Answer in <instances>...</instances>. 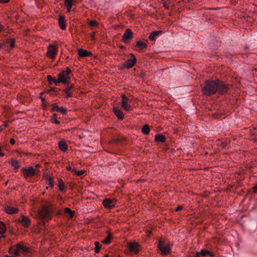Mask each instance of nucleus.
<instances>
[{"instance_id": "1", "label": "nucleus", "mask_w": 257, "mask_h": 257, "mask_svg": "<svg viewBox=\"0 0 257 257\" xmlns=\"http://www.w3.org/2000/svg\"><path fill=\"white\" fill-rule=\"evenodd\" d=\"M219 84L217 83V80L216 81L206 80L205 85L202 87L203 93L206 95H211L215 93L217 91Z\"/></svg>"}, {"instance_id": "2", "label": "nucleus", "mask_w": 257, "mask_h": 257, "mask_svg": "<svg viewBox=\"0 0 257 257\" xmlns=\"http://www.w3.org/2000/svg\"><path fill=\"white\" fill-rule=\"evenodd\" d=\"M52 211L53 205L49 203H47L39 211V216L41 219L48 220Z\"/></svg>"}, {"instance_id": "3", "label": "nucleus", "mask_w": 257, "mask_h": 257, "mask_svg": "<svg viewBox=\"0 0 257 257\" xmlns=\"http://www.w3.org/2000/svg\"><path fill=\"white\" fill-rule=\"evenodd\" d=\"M158 247L163 254H168L170 253V246L165 241L159 240Z\"/></svg>"}, {"instance_id": "4", "label": "nucleus", "mask_w": 257, "mask_h": 257, "mask_svg": "<svg viewBox=\"0 0 257 257\" xmlns=\"http://www.w3.org/2000/svg\"><path fill=\"white\" fill-rule=\"evenodd\" d=\"M122 98L121 101V107L126 111H129L131 109V106L128 102L131 101L124 94L121 95Z\"/></svg>"}, {"instance_id": "5", "label": "nucleus", "mask_w": 257, "mask_h": 257, "mask_svg": "<svg viewBox=\"0 0 257 257\" xmlns=\"http://www.w3.org/2000/svg\"><path fill=\"white\" fill-rule=\"evenodd\" d=\"M57 52V48L53 45H50L48 47V51L46 53V55L50 58L53 59L55 57Z\"/></svg>"}, {"instance_id": "6", "label": "nucleus", "mask_w": 257, "mask_h": 257, "mask_svg": "<svg viewBox=\"0 0 257 257\" xmlns=\"http://www.w3.org/2000/svg\"><path fill=\"white\" fill-rule=\"evenodd\" d=\"M130 55L131 56L132 58L130 59H128L122 65L123 68H131L136 63L137 59L135 55H133L132 53H131Z\"/></svg>"}, {"instance_id": "7", "label": "nucleus", "mask_w": 257, "mask_h": 257, "mask_svg": "<svg viewBox=\"0 0 257 257\" xmlns=\"http://www.w3.org/2000/svg\"><path fill=\"white\" fill-rule=\"evenodd\" d=\"M18 221L20 222L23 226L29 227L31 223L30 218L26 216L21 215L20 217L18 219Z\"/></svg>"}, {"instance_id": "8", "label": "nucleus", "mask_w": 257, "mask_h": 257, "mask_svg": "<svg viewBox=\"0 0 257 257\" xmlns=\"http://www.w3.org/2000/svg\"><path fill=\"white\" fill-rule=\"evenodd\" d=\"M133 33L130 29H127L122 36V41L124 43H128L129 41L133 38Z\"/></svg>"}, {"instance_id": "9", "label": "nucleus", "mask_w": 257, "mask_h": 257, "mask_svg": "<svg viewBox=\"0 0 257 257\" xmlns=\"http://www.w3.org/2000/svg\"><path fill=\"white\" fill-rule=\"evenodd\" d=\"M217 83H219L217 87V90H218L219 93L223 94L227 91L228 85H225L223 82L219 80H217Z\"/></svg>"}, {"instance_id": "10", "label": "nucleus", "mask_w": 257, "mask_h": 257, "mask_svg": "<svg viewBox=\"0 0 257 257\" xmlns=\"http://www.w3.org/2000/svg\"><path fill=\"white\" fill-rule=\"evenodd\" d=\"M22 171L24 175L27 177H32L35 174V170L32 167H29L28 169L23 168Z\"/></svg>"}, {"instance_id": "11", "label": "nucleus", "mask_w": 257, "mask_h": 257, "mask_svg": "<svg viewBox=\"0 0 257 257\" xmlns=\"http://www.w3.org/2000/svg\"><path fill=\"white\" fill-rule=\"evenodd\" d=\"M70 78L69 76H67L64 74V76H60V73L58 75V79L57 81H55V84L57 85L58 83H69V81Z\"/></svg>"}, {"instance_id": "12", "label": "nucleus", "mask_w": 257, "mask_h": 257, "mask_svg": "<svg viewBox=\"0 0 257 257\" xmlns=\"http://www.w3.org/2000/svg\"><path fill=\"white\" fill-rule=\"evenodd\" d=\"M116 201L115 200H111L110 199H105L103 201V205L105 208H111L115 206Z\"/></svg>"}, {"instance_id": "13", "label": "nucleus", "mask_w": 257, "mask_h": 257, "mask_svg": "<svg viewBox=\"0 0 257 257\" xmlns=\"http://www.w3.org/2000/svg\"><path fill=\"white\" fill-rule=\"evenodd\" d=\"M127 247L131 251L134 252H137L139 250V244L137 242L129 243Z\"/></svg>"}, {"instance_id": "14", "label": "nucleus", "mask_w": 257, "mask_h": 257, "mask_svg": "<svg viewBox=\"0 0 257 257\" xmlns=\"http://www.w3.org/2000/svg\"><path fill=\"white\" fill-rule=\"evenodd\" d=\"M16 245L20 253L27 252L29 250V248L25 245L23 242H21Z\"/></svg>"}, {"instance_id": "15", "label": "nucleus", "mask_w": 257, "mask_h": 257, "mask_svg": "<svg viewBox=\"0 0 257 257\" xmlns=\"http://www.w3.org/2000/svg\"><path fill=\"white\" fill-rule=\"evenodd\" d=\"M5 211L9 214L17 213L19 211L18 208L7 206L5 208Z\"/></svg>"}, {"instance_id": "16", "label": "nucleus", "mask_w": 257, "mask_h": 257, "mask_svg": "<svg viewBox=\"0 0 257 257\" xmlns=\"http://www.w3.org/2000/svg\"><path fill=\"white\" fill-rule=\"evenodd\" d=\"M58 147L63 152H66L68 149V146L64 140H61L58 142Z\"/></svg>"}, {"instance_id": "17", "label": "nucleus", "mask_w": 257, "mask_h": 257, "mask_svg": "<svg viewBox=\"0 0 257 257\" xmlns=\"http://www.w3.org/2000/svg\"><path fill=\"white\" fill-rule=\"evenodd\" d=\"M162 33L163 31L161 30L154 31L150 34L149 39L151 41H155L156 40V37Z\"/></svg>"}, {"instance_id": "18", "label": "nucleus", "mask_w": 257, "mask_h": 257, "mask_svg": "<svg viewBox=\"0 0 257 257\" xmlns=\"http://www.w3.org/2000/svg\"><path fill=\"white\" fill-rule=\"evenodd\" d=\"M113 111L114 113V114L116 115V116L117 117V118L119 119H122L124 117L123 113H122V111L118 109L117 108L114 107L113 108Z\"/></svg>"}, {"instance_id": "19", "label": "nucleus", "mask_w": 257, "mask_h": 257, "mask_svg": "<svg viewBox=\"0 0 257 257\" xmlns=\"http://www.w3.org/2000/svg\"><path fill=\"white\" fill-rule=\"evenodd\" d=\"M78 55L80 57H85L91 55V53L90 51H88L86 50L79 49L78 50Z\"/></svg>"}, {"instance_id": "20", "label": "nucleus", "mask_w": 257, "mask_h": 257, "mask_svg": "<svg viewBox=\"0 0 257 257\" xmlns=\"http://www.w3.org/2000/svg\"><path fill=\"white\" fill-rule=\"evenodd\" d=\"M9 252L10 254H12L15 255H19L20 254V252L18 248L17 247L16 245H15L10 247L9 249Z\"/></svg>"}, {"instance_id": "21", "label": "nucleus", "mask_w": 257, "mask_h": 257, "mask_svg": "<svg viewBox=\"0 0 257 257\" xmlns=\"http://www.w3.org/2000/svg\"><path fill=\"white\" fill-rule=\"evenodd\" d=\"M147 40L139 41L136 43V46L141 49H144L147 47Z\"/></svg>"}, {"instance_id": "22", "label": "nucleus", "mask_w": 257, "mask_h": 257, "mask_svg": "<svg viewBox=\"0 0 257 257\" xmlns=\"http://www.w3.org/2000/svg\"><path fill=\"white\" fill-rule=\"evenodd\" d=\"M59 25L60 28L62 30L66 29V25L65 24V20L63 17H60L58 21Z\"/></svg>"}, {"instance_id": "23", "label": "nucleus", "mask_w": 257, "mask_h": 257, "mask_svg": "<svg viewBox=\"0 0 257 257\" xmlns=\"http://www.w3.org/2000/svg\"><path fill=\"white\" fill-rule=\"evenodd\" d=\"M165 137L161 134L156 135L155 140L156 142H164L165 141Z\"/></svg>"}, {"instance_id": "24", "label": "nucleus", "mask_w": 257, "mask_h": 257, "mask_svg": "<svg viewBox=\"0 0 257 257\" xmlns=\"http://www.w3.org/2000/svg\"><path fill=\"white\" fill-rule=\"evenodd\" d=\"M108 235L105 239L102 241V242L104 244H109L110 242L111 239L112 238V235L109 231L107 232Z\"/></svg>"}, {"instance_id": "25", "label": "nucleus", "mask_w": 257, "mask_h": 257, "mask_svg": "<svg viewBox=\"0 0 257 257\" xmlns=\"http://www.w3.org/2000/svg\"><path fill=\"white\" fill-rule=\"evenodd\" d=\"M208 253V251L206 249H202L200 252H197L195 257H200L201 256H205Z\"/></svg>"}, {"instance_id": "26", "label": "nucleus", "mask_w": 257, "mask_h": 257, "mask_svg": "<svg viewBox=\"0 0 257 257\" xmlns=\"http://www.w3.org/2000/svg\"><path fill=\"white\" fill-rule=\"evenodd\" d=\"M142 132L145 135H148L150 132L149 126L147 124L144 125L142 129Z\"/></svg>"}, {"instance_id": "27", "label": "nucleus", "mask_w": 257, "mask_h": 257, "mask_svg": "<svg viewBox=\"0 0 257 257\" xmlns=\"http://www.w3.org/2000/svg\"><path fill=\"white\" fill-rule=\"evenodd\" d=\"M64 211L66 213L69 214L70 218H72L74 214V211L71 210L69 208H65Z\"/></svg>"}, {"instance_id": "28", "label": "nucleus", "mask_w": 257, "mask_h": 257, "mask_svg": "<svg viewBox=\"0 0 257 257\" xmlns=\"http://www.w3.org/2000/svg\"><path fill=\"white\" fill-rule=\"evenodd\" d=\"M6 231V227L5 224L3 222L0 221V234L4 233Z\"/></svg>"}, {"instance_id": "29", "label": "nucleus", "mask_w": 257, "mask_h": 257, "mask_svg": "<svg viewBox=\"0 0 257 257\" xmlns=\"http://www.w3.org/2000/svg\"><path fill=\"white\" fill-rule=\"evenodd\" d=\"M58 187H59V190L61 191H65V189H64V182L63 181L61 180V179H59V182H58Z\"/></svg>"}, {"instance_id": "30", "label": "nucleus", "mask_w": 257, "mask_h": 257, "mask_svg": "<svg viewBox=\"0 0 257 257\" xmlns=\"http://www.w3.org/2000/svg\"><path fill=\"white\" fill-rule=\"evenodd\" d=\"M57 114L54 113L52 115L51 122L52 123H55V124H60V121L57 119Z\"/></svg>"}, {"instance_id": "31", "label": "nucleus", "mask_w": 257, "mask_h": 257, "mask_svg": "<svg viewBox=\"0 0 257 257\" xmlns=\"http://www.w3.org/2000/svg\"><path fill=\"white\" fill-rule=\"evenodd\" d=\"M216 142L217 146H220L222 148H224L227 145L226 143L222 142L220 140H217Z\"/></svg>"}, {"instance_id": "32", "label": "nucleus", "mask_w": 257, "mask_h": 257, "mask_svg": "<svg viewBox=\"0 0 257 257\" xmlns=\"http://www.w3.org/2000/svg\"><path fill=\"white\" fill-rule=\"evenodd\" d=\"M71 72V71L70 69H69V68H67L65 71H63L62 72L60 73V76L62 77V76H64V74L67 76H69Z\"/></svg>"}, {"instance_id": "33", "label": "nucleus", "mask_w": 257, "mask_h": 257, "mask_svg": "<svg viewBox=\"0 0 257 257\" xmlns=\"http://www.w3.org/2000/svg\"><path fill=\"white\" fill-rule=\"evenodd\" d=\"M11 164L15 169H18L19 168V162L17 160H12L11 161Z\"/></svg>"}, {"instance_id": "34", "label": "nucleus", "mask_w": 257, "mask_h": 257, "mask_svg": "<svg viewBox=\"0 0 257 257\" xmlns=\"http://www.w3.org/2000/svg\"><path fill=\"white\" fill-rule=\"evenodd\" d=\"M47 79L48 82L50 84H51L52 83H54L55 84V81L57 80L55 78L52 77L51 75H48Z\"/></svg>"}, {"instance_id": "35", "label": "nucleus", "mask_w": 257, "mask_h": 257, "mask_svg": "<svg viewBox=\"0 0 257 257\" xmlns=\"http://www.w3.org/2000/svg\"><path fill=\"white\" fill-rule=\"evenodd\" d=\"M94 245H95V252L96 253H98L100 251V246L99 245V243L97 241H95L94 242Z\"/></svg>"}, {"instance_id": "36", "label": "nucleus", "mask_w": 257, "mask_h": 257, "mask_svg": "<svg viewBox=\"0 0 257 257\" xmlns=\"http://www.w3.org/2000/svg\"><path fill=\"white\" fill-rule=\"evenodd\" d=\"M46 178L49 181V184L51 186V187H53L54 185L53 184V180L52 177L49 175H47Z\"/></svg>"}, {"instance_id": "37", "label": "nucleus", "mask_w": 257, "mask_h": 257, "mask_svg": "<svg viewBox=\"0 0 257 257\" xmlns=\"http://www.w3.org/2000/svg\"><path fill=\"white\" fill-rule=\"evenodd\" d=\"M89 25L91 27H96L98 25V23L96 21L93 20L89 22Z\"/></svg>"}, {"instance_id": "38", "label": "nucleus", "mask_w": 257, "mask_h": 257, "mask_svg": "<svg viewBox=\"0 0 257 257\" xmlns=\"http://www.w3.org/2000/svg\"><path fill=\"white\" fill-rule=\"evenodd\" d=\"M59 108L60 107H59V106L57 104H54L53 105V107L52 108L51 110L52 111H58Z\"/></svg>"}, {"instance_id": "39", "label": "nucleus", "mask_w": 257, "mask_h": 257, "mask_svg": "<svg viewBox=\"0 0 257 257\" xmlns=\"http://www.w3.org/2000/svg\"><path fill=\"white\" fill-rule=\"evenodd\" d=\"M58 111H60L61 113L64 115H66L67 114V110L64 107H60Z\"/></svg>"}, {"instance_id": "40", "label": "nucleus", "mask_w": 257, "mask_h": 257, "mask_svg": "<svg viewBox=\"0 0 257 257\" xmlns=\"http://www.w3.org/2000/svg\"><path fill=\"white\" fill-rule=\"evenodd\" d=\"M64 91L68 97H71L72 96L71 92L70 90H69V88H65Z\"/></svg>"}, {"instance_id": "41", "label": "nucleus", "mask_w": 257, "mask_h": 257, "mask_svg": "<svg viewBox=\"0 0 257 257\" xmlns=\"http://www.w3.org/2000/svg\"><path fill=\"white\" fill-rule=\"evenodd\" d=\"M65 6H69L73 5V0H65Z\"/></svg>"}, {"instance_id": "42", "label": "nucleus", "mask_w": 257, "mask_h": 257, "mask_svg": "<svg viewBox=\"0 0 257 257\" xmlns=\"http://www.w3.org/2000/svg\"><path fill=\"white\" fill-rule=\"evenodd\" d=\"M162 1L164 7H165L167 9L168 8V2H169V0H162Z\"/></svg>"}, {"instance_id": "43", "label": "nucleus", "mask_w": 257, "mask_h": 257, "mask_svg": "<svg viewBox=\"0 0 257 257\" xmlns=\"http://www.w3.org/2000/svg\"><path fill=\"white\" fill-rule=\"evenodd\" d=\"M10 46L11 48H14L15 46V40L14 39H10Z\"/></svg>"}, {"instance_id": "44", "label": "nucleus", "mask_w": 257, "mask_h": 257, "mask_svg": "<svg viewBox=\"0 0 257 257\" xmlns=\"http://www.w3.org/2000/svg\"><path fill=\"white\" fill-rule=\"evenodd\" d=\"M84 173H85V171L81 170V171H77L76 174L77 176H79L83 175Z\"/></svg>"}, {"instance_id": "45", "label": "nucleus", "mask_w": 257, "mask_h": 257, "mask_svg": "<svg viewBox=\"0 0 257 257\" xmlns=\"http://www.w3.org/2000/svg\"><path fill=\"white\" fill-rule=\"evenodd\" d=\"M54 91V88H51V89H49V90H47V91H45V93H49L50 92H51V91ZM44 93V92H42V93H41V94L42 95V94H43Z\"/></svg>"}, {"instance_id": "46", "label": "nucleus", "mask_w": 257, "mask_h": 257, "mask_svg": "<svg viewBox=\"0 0 257 257\" xmlns=\"http://www.w3.org/2000/svg\"><path fill=\"white\" fill-rule=\"evenodd\" d=\"M253 192L254 193H257V184L253 188Z\"/></svg>"}, {"instance_id": "47", "label": "nucleus", "mask_w": 257, "mask_h": 257, "mask_svg": "<svg viewBox=\"0 0 257 257\" xmlns=\"http://www.w3.org/2000/svg\"><path fill=\"white\" fill-rule=\"evenodd\" d=\"M10 142L11 144L14 145L15 144V140L14 139L11 138L10 139Z\"/></svg>"}, {"instance_id": "48", "label": "nucleus", "mask_w": 257, "mask_h": 257, "mask_svg": "<svg viewBox=\"0 0 257 257\" xmlns=\"http://www.w3.org/2000/svg\"><path fill=\"white\" fill-rule=\"evenodd\" d=\"M67 84H68V86L66 88H69V90H70L71 88H73V87H74L73 84L69 85L68 83H67Z\"/></svg>"}, {"instance_id": "49", "label": "nucleus", "mask_w": 257, "mask_h": 257, "mask_svg": "<svg viewBox=\"0 0 257 257\" xmlns=\"http://www.w3.org/2000/svg\"><path fill=\"white\" fill-rule=\"evenodd\" d=\"M182 208H183V207H182V206H178L176 208V209H175V210H176V211H179V210H180L182 209Z\"/></svg>"}, {"instance_id": "50", "label": "nucleus", "mask_w": 257, "mask_h": 257, "mask_svg": "<svg viewBox=\"0 0 257 257\" xmlns=\"http://www.w3.org/2000/svg\"><path fill=\"white\" fill-rule=\"evenodd\" d=\"M66 6L67 7L68 12H70L72 5H70V6L67 5Z\"/></svg>"}, {"instance_id": "51", "label": "nucleus", "mask_w": 257, "mask_h": 257, "mask_svg": "<svg viewBox=\"0 0 257 257\" xmlns=\"http://www.w3.org/2000/svg\"><path fill=\"white\" fill-rule=\"evenodd\" d=\"M10 0H0V3H7L9 2Z\"/></svg>"}, {"instance_id": "52", "label": "nucleus", "mask_w": 257, "mask_h": 257, "mask_svg": "<svg viewBox=\"0 0 257 257\" xmlns=\"http://www.w3.org/2000/svg\"><path fill=\"white\" fill-rule=\"evenodd\" d=\"M91 37L92 38V39L93 40H94L95 39V32H93L91 34Z\"/></svg>"}, {"instance_id": "53", "label": "nucleus", "mask_w": 257, "mask_h": 257, "mask_svg": "<svg viewBox=\"0 0 257 257\" xmlns=\"http://www.w3.org/2000/svg\"><path fill=\"white\" fill-rule=\"evenodd\" d=\"M220 115V114H218V113H216V114H213V116L215 117V118H219V116Z\"/></svg>"}, {"instance_id": "54", "label": "nucleus", "mask_w": 257, "mask_h": 257, "mask_svg": "<svg viewBox=\"0 0 257 257\" xmlns=\"http://www.w3.org/2000/svg\"><path fill=\"white\" fill-rule=\"evenodd\" d=\"M119 142H120V140H119V139L113 140L111 141L112 143L113 142V143H117Z\"/></svg>"}, {"instance_id": "55", "label": "nucleus", "mask_w": 257, "mask_h": 257, "mask_svg": "<svg viewBox=\"0 0 257 257\" xmlns=\"http://www.w3.org/2000/svg\"><path fill=\"white\" fill-rule=\"evenodd\" d=\"M207 254H209L210 256H213L214 255L213 253L211 252H210L208 251V253H207Z\"/></svg>"}, {"instance_id": "56", "label": "nucleus", "mask_w": 257, "mask_h": 257, "mask_svg": "<svg viewBox=\"0 0 257 257\" xmlns=\"http://www.w3.org/2000/svg\"><path fill=\"white\" fill-rule=\"evenodd\" d=\"M3 29H4V27H3L2 25H1V24H0V32H1L2 31H3Z\"/></svg>"}, {"instance_id": "57", "label": "nucleus", "mask_w": 257, "mask_h": 257, "mask_svg": "<svg viewBox=\"0 0 257 257\" xmlns=\"http://www.w3.org/2000/svg\"><path fill=\"white\" fill-rule=\"evenodd\" d=\"M66 169H67V170H69V171H71L72 170V168H71V167L70 166L67 167Z\"/></svg>"}, {"instance_id": "58", "label": "nucleus", "mask_w": 257, "mask_h": 257, "mask_svg": "<svg viewBox=\"0 0 257 257\" xmlns=\"http://www.w3.org/2000/svg\"><path fill=\"white\" fill-rule=\"evenodd\" d=\"M40 98L41 99L42 101L43 102V103L44 102V101H45V98L44 97H42V96H40Z\"/></svg>"}, {"instance_id": "59", "label": "nucleus", "mask_w": 257, "mask_h": 257, "mask_svg": "<svg viewBox=\"0 0 257 257\" xmlns=\"http://www.w3.org/2000/svg\"><path fill=\"white\" fill-rule=\"evenodd\" d=\"M71 171H73V172L75 173H76V172H77V171H76V170L75 169H74V168L72 169V170H71Z\"/></svg>"}, {"instance_id": "60", "label": "nucleus", "mask_w": 257, "mask_h": 257, "mask_svg": "<svg viewBox=\"0 0 257 257\" xmlns=\"http://www.w3.org/2000/svg\"><path fill=\"white\" fill-rule=\"evenodd\" d=\"M40 166V165L39 164H37V165H36V167H39Z\"/></svg>"}, {"instance_id": "61", "label": "nucleus", "mask_w": 257, "mask_h": 257, "mask_svg": "<svg viewBox=\"0 0 257 257\" xmlns=\"http://www.w3.org/2000/svg\"><path fill=\"white\" fill-rule=\"evenodd\" d=\"M104 257H109L108 255L107 254H106Z\"/></svg>"}, {"instance_id": "62", "label": "nucleus", "mask_w": 257, "mask_h": 257, "mask_svg": "<svg viewBox=\"0 0 257 257\" xmlns=\"http://www.w3.org/2000/svg\"><path fill=\"white\" fill-rule=\"evenodd\" d=\"M148 233H151V231H148Z\"/></svg>"}, {"instance_id": "63", "label": "nucleus", "mask_w": 257, "mask_h": 257, "mask_svg": "<svg viewBox=\"0 0 257 257\" xmlns=\"http://www.w3.org/2000/svg\"><path fill=\"white\" fill-rule=\"evenodd\" d=\"M2 47V44H0V48Z\"/></svg>"}]
</instances>
